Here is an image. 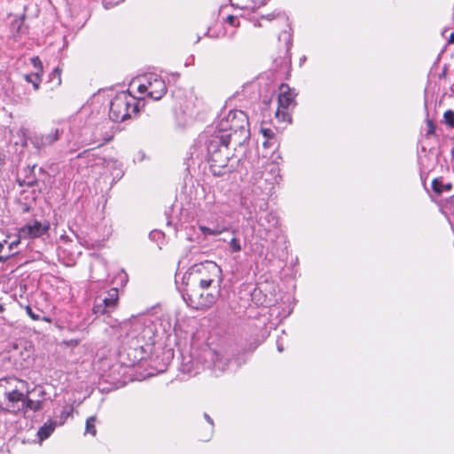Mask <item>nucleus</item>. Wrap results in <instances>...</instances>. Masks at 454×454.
I'll list each match as a JSON object with an SVG mask.
<instances>
[{"instance_id": "obj_1", "label": "nucleus", "mask_w": 454, "mask_h": 454, "mask_svg": "<svg viewBox=\"0 0 454 454\" xmlns=\"http://www.w3.org/2000/svg\"><path fill=\"white\" fill-rule=\"evenodd\" d=\"M223 281L221 267L212 261L193 264L184 276L186 286L200 287L201 290H207L210 287L219 290Z\"/></svg>"}, {"instance_id": "obj_2", "label": "nucleus", "mask_w": 454, "mask_h": 454, "mask_svg": "<svg viewBox=\"0 0 454 454\" xmlns=\"http://www.w3.org/2000/svg\"><path fill=\"white\" fill-rule=\"evenodd\" d=\"M220 141L223 144L233 140L235 145H240L249 137V123L247 114L241 110H231L220 120L217 125Z\"/></svg>"}, {"instance_id": "obj_3", "label": "nucleus", "mask_w": 454, "mask_h": 454, "mask_svg": "<svg viewBox=\"0 0 454 454\" xmlns=\"http://www.w3.org/2000/svg\"><path fill=\"white\" fill-rule=\"evenodd\" d=\"M137 111L136 98L130 94L121 92L111 101L109 117L115 122H121Z\"/></svg>"}, {"instance_id": "obj_4", "label": "nucleus", "mask_w": 454, "mask_h": 454, "mask_svg": "<svg viewBox=\"0 0 454 454\" xmlns=\"http://www.w3.org/2000/svg\"><path fill=\"white\" fill-rule=\"evenodd\" d=\"M200 287L186 286L184 298L187 304L195 309H205L215 303L217 295L213 293H204Z\"/></svg>"}, {"instance_id": "obj_5", "label": "nucleus", "mask_w": 454, "mask_h": 454, "mask_svg": "<svg viewBox=\"0 0 454 454\" xmlns=\"http://www.w3.org/2000/svg\"><path fill=\"white\" fill-rule=\"evenodd\" d=\"M118 327L121 331H125L126 335H129V330L134 328V332L141 330L137 335H135L139 342L143 345H152L153 344V329L151 325H146L145 322L141 321L137 317H132L130 319L125 320L121 323H119Z\"/></svg>"}, {"instance_id": "obj_6", "label": "nucleus", "mask_w": 454, "mask_h": 454, "mask_svg": "<svg viewBox=\"0 0 454 454\" xmlns=\"http://www.w3.org/2000/svg\"><path fill=\"white\" fill-rule=\"evenodd\" d=\"M223 144V141H221V147L218 149H215L214 151H211V148H209V165L210 169L212 173L215 176H221L224 173V169L228 168V163L230 160V153L228 151V145Z\"/></svg>"}, {"instance_id": "obj_7", "label": "nucleus", "mask_w": 454, "mask_h": 454, "mask_svg": "<svg viewBox=\"0 0 454 454\" xmlns=\"http://www.w3.org/2000/svg\"><path fill=\"white\" fill-rule=\"evenodd\" d=\"M137 90L141 94L146 92L151 98L159 100L166 94L167 87L161 78L157 74H151L147 76L145 83L137 86Z\"/></svg>"}, {"instance_id": "obj_8", "label": "nucleus", "mask_w": 454, "mask_h": 454, "mask_svg": "<svg viewBox=\"0 0 454 454\" xmlns=\"http://www.w3.org/2000/svg\"><path fill=\"white\" fill-rule=\"evenodd\" d=\"M279 90L278 107L276 111V117L285 121L289 117L286 110L294 104L295 95L286 84H281Z\"/></svg>"}, {"instance_id": "obj_9", "label": "nucleus", "mask_w": 454, "mask_h": 454, "mask_svg": "<svg viewBox=\"0 0 454 454\" xmlns=\"http://www.w3.org/2000/svg\"><path fill=\"white\" fill-rule=\"evenodd\" d=\"M50 229L48 221H33L19 230V237L23 239L38 238L45 234Z\"/></svg>"}, {"instance_id": "obj_10", "label": "nucleus", "mask_w": 454, "mask_h": 454, "mask_svg": "<svg viewBox=\"0 0 454 454\" xmlns=\"http://www.w3.org/2000/svg\"><path fill=\"white\" fill-rule=\"evenodd\" d=\"M9 238L0 237V262H5L13 255L16 253L14 248L20 244V237L12 240H9Z\"/></svg>"}, {"instance_id": "obj_11", "label": "nucleus", "mask_w": 454, "mask_h": 454, "mask_svg": "<svg viewBox=\"0 0 454 454\" xmlns=\"http://www.w3.org/2000/svg\"><path fill=\"white\" fill-rule=\"evenodd\" d=\"M25 395L17 387L14 389L5 391L4 396L8 401V409L14 411L17 408L19 410L20 406L18 404L19 403H21V405L23 404Z\"/></svg>"}, {"instance_id": "obj_12", "label": "nucleus", "mask_w": 454, "mask_h": 454, "mask_svg": "<svg viewBox=\"0 0 454 454\" xmlns=\"http://www.w3.org/2000/svg\"><path fill=\"white\" fill-rule=\"evenodd\" d=\"M208 355L213 363V368L215 371L223 372L227 370L230 363V359L228 357L215 350H211Z\"/></svg>"}, {"instance_id": "obj_13", "label": "nucleus", "mask_w": 454, "mask_h": 454, "mask_svg": "<svg viewBox=\"0 0 454 454\" xmlns=\"http://www.w3.org/2000/svg\"><path fill=\"white\" fill-rule=\"evenodd\" d=\"M59 139V130H51L49 134L42 135L41 137H35L33 143L37 147H44L53 144Z\"/></svg>"}, {"instance_id": "obj_14", "label": "nucleus", "mask_w": 454, "mask_h": 454, "mask_svg": "<svg viewBox=\"0 0 454 454\" xmlns=\"http://www.w3.org/2000/svg\"><path fill=\"white\" fill-rule=\"evenodd\" d=\"M258 224L262 227L266 231H270L278 224V219L271 213H266L262 217L258 219Z\"/></svg>"}, {"instance_id": "obj_15", "label": "nucleus", "mask_w": 454, "mask_h": 454, "mask_svg": "<svg viewBox=\"0 0 454 454\" xmlns=\"http://www.w3.org/2000/svg\"><path fill=\"white\" fill-rule=\"evenodd\" d=\"M119 300V293L117 288H111L107 295L101 301L105 303L111 310L114 309Z\"/></svg>"}, {"instance_id": "obj_16", "label": "nucleus", "mask_w": 454, "mask_h": 454, "mask_svg": "<svg viewBox=\"0 0 454 454\" xmlns=\"http://www.w3.org/2000/svg\"><path fill=\"white\" fill-rule=\"evenodd\" d=\"M432 189L435 193L440 195L443 192H450L452 189V184L450 183L443 184L441 179L434 178L432 182Z\"/></svg>"}, {"instance_id": "obj_17", "label": "nucleus", "mask_w": 454, "mask_h": 454, "mask_svg": "<svg viewBox=\"0 0 454 454\" xmlns=\"http://www.w3.org/2000/svg\"><path fill=\"white\" fill-rule=\"evenodd\" d=\"M21 409L24 411L30 410L33 411H37L43 409V402L34 401L28 398L27 395H26Z\"/></svg>"}, {"instance_id": "obj_18", "label": "nucleus", "mask_w": 454, "mask_h": 454, "mask_svg": "<svg viewBox=\"0 0 454 454\" xmlns=\"http://www.w3.org/2000/svg\"><path fill=\"white\" fill-rule=\"evenodd\" d=\"M55 424L52 422L46 423L43 427H41L37 432V434L41 441L48 438L51 433L54 431Z\"/></svg>"}, {"instance_id": "obj_19", "label": "nucleus", "mask_w": 454, "mask_h": 454, "mask_svg": "<svg viewBox=\"0 0 454 454\" xmlns=\"http://www.w3.org/2000/svg\"><path fill=\"white\" fill-rule=\"evenodd\" d=\"M33 171H34L33 168H27L24 169V172L29 173V175H26L22 180H20V185H27V186L31 187L36 184V178L32 174ZM19 179H20V177H19Z\"/></svg>"}, {"instance_id": "obj_20", "label": "nucleus", "mask_w": 454, "mask_h": 454, "mask_svg": "<svg viewBox=\"0 0 454 454\" xmlns=\"http://www.w3.org/2000/svg\"><path fill=\"white\" fill-rule=\"evenodd\" d=\"M11 29L14 35L24 33V20L23 18H16L12 21Z\"/></svg>"}, {"instance_id": "obj_21", "label": "nucleus", "mask_w": 454, "mask_h": 454, "mask_svg": "<svg viewBox=\"0 0 454 454\" xmlns=\"http://www.w3.org/2000/svg\"><path fill=\"white\" fill-rule=\"evenodd\" d=\"M280 15L279 12L274 11L270 13L260 16L254 22V26L262 27V20L272 21Z\"/></svg>"}, {"instance_id": "obj_22", "label": "nucleus", "mask_w": 454, "mask_h": 454, "mask_svg": "<svg viewBox=\"0 0 454 454\" xmlns=\"http://www.w3.org/2000/svg\"><path fill=\"white\" fill-rule=\"evenodd\" d=\"M42 75L36 74H25L24 79L26 82L32 83L34 89L35 90H39Z\"/></svg>"}, {"instance_id": "obj_23", "label": "nucleus", "mask_w": 454, "mask_h": 454, "mask_svg": "<svg viewBox=\"0 0 454 454\" xmlns=\"http://www.w3.org/2000/svg\"><path fill=\"white\" fill-rule=\"evenodd\" d=\"M95 424H96V416H91V417L88 418L86 420L85 433L90 434L91 435L95 436L97 434Z\"/></svg>"}, {"instance_id": "obj_24", "label": "nucleus", "mask_w": 454, "mask_h": 454, "mask_svg": "<svg viewBox=\"0 0 454 454\" xmlns=\"http://www.w3.org/2000/svg\"><path fill=\"white\" fill-rule=\"evenodd\" d=\"M112 311L103 301L100 300L99 301H97L93 306V312L95 314H106Z\"/></svg>"}, {"instance_id": "obj_25", "label": "nucleus", "mask_w": 454, "mask_h": 454, "mask_svg": "<svg viewBox=\"0 0 454 454\" xmlns=\"http://www.w3.org/2000/svg\"><path fill=\"white\" fill-rule=\"evenodd\" d=\"M30 61H31L33 67L35 68V72L33 74L43 75V63H42L41 59L38 57H33L30 59Z\"/></svg>"}, {"instance_id": "obj_26", "label": "nucleus", "mask_w": 454, "mask_h": 454, "mask_svg": "<svg viewBox=\"0 0 454 454\" xmlns=\"http://www.w3.org/2000/svg\"><path fill=\"white\" fill-rule=\"evenodd\" d=\"M61 70L59 67L54 68V70L50 74V79L51 82H54L56 86H59L61 84Z\"/></svg>"}, {"instance_id": "obj_27", "label": "nucleus", "mask_w": 454, "mask_h": 454, "mask_svg": "<svg viewBox=\"0 0 454 454\" xmlns=\"http://www.w3.org/2000/svg\"><path fill=\"white\" fill-rule=\"evenodd\" d=\"M199 229L205 236H207V235L215 236V235H219L222 232V231L218 228L210 229L204 225H199Z\"/></svg>"}, {"instance_id": "obj_28", "label": "nucleus", "mask_w": 454, "mask_h": 454, "mask_svg": "<svg viewBox=\"0 0 454 454\" xmlns=\"http://www.w3.org/2000/svg\"><path fill=\"white\" fill-rule=\"evenodd\" d=\"M445 123L454 128V112L452 110H447L443 114Z\"/></svg>"}, {"instance_id": "obj_29", "label": "nucleus", "mask_w": 454, "mask_h": 454, "mask_svg": "<svg viewBox=\"0 0 454 454\" xmlns=\"http://www.w3.org/2000/svg\"><path fill=\"white\" fill-rule=\"evenodd\" d=\"M27 314L35 321H38L41 319L47 320L44 317H42L40 314L35 313L30 306H26L25 308Z\"/></svg>"}, {"instance_id": "obj_30", "label": "nucleus", "mask_w": 454, "mask_h": 454, "mask_svg": "<svg viewBox=\"0 0 454 454\" xmlns=\"http://www.w3.org/2000/svg\"><path fill=\"white\" fill-rule=\"evenodd\" d=\"M278 39L279 40L283 39L286 42V51H289L290 46H291V35L288 32H286V31H283L279 35Z\"/></svg>"}, {"instance_id": "obj_31", "label": "nucleus", "mask_w": 454, "mask_h": 454, "mask_svg": "<svg viewBox=\"0 0 454 454\" xmlns=\"http://www.w3.org/2000/svg\"><path fill=\"white\" fill-rule=\"evenodd\" d=\"M230 247L232 252H239L242 248L239 240L236 238H232L230 241Z\"/></svg>"}, {"instance_id": "obj_32", "label": "nucleus", "mask_w": 454, "mask_h": 454, "mask_svg": "<svg viewBox=\"0 0 454 454\" xmlns=\"http://www.w3.org/2000/svg\"><path fill=\"white\" fill-rule=\"evenodd\" d=\"M204 418L206 419V420H207V421L209 423V425L211 426V431H210L209 435H208V436H207V437L202 438V440H203V441H207V440L209 438V436L211 435V434H212V429H213V427H214V422H213V419L210 418V416H209V415H207V413H205V414H204Z\"/></svg>"}, {"instance_id": "obj_33", "label": "nucleus", "mask_w": 454, "mask_h": 454, "mask_svg": "<svg viewBox=\"0 0 454 454\" xmlns=\"http://www.w3.org/2000/svg\"><path fill=\"white\" fill-rule=\"evenodd\" d=\"M427 134H434V130H435L434 122L431 120H427Z\"/></svg>"}, {"instance_id": "obj_34", "label": "nucleus", "mask_w": 454, "mask_h": 454, "mask_svg": "<svg viewBox=\"0 0 454 454\" xmlns=\"http://www.w3.org/2000/svg\"><path fill=\"white\" fill-rule=\"evenodd\" d=\"M235 17L232 15L228 16L227 20L231 25H234L235 22Z\"/></svg>"}, {"instance_id": "obj_35", "label": "nucleus", "mask_w": 454, "mask_h": 454, "mask_svg": "<svg viewBox=\"0 0 454 454\" xmlns=\"http://www.w3.org/2000/svg\"><path fill=\"white\" fill-rule=\"evenodd\" d=\"M264 137H270V133H272L270 129H262Z\"/></svg>"}, {"instance_id": "obj_36", "label": "nucleus", "mask_w": 454, "mask_h": 454, "mask_svg": "<svg viewBox=\"0 0 454 454\" xmlns=\"http://www.w3.org/2000/svg\"><path fill=\"white\" fill-rule=\"evenodd\" d=\"M449 43L454 44V32L450 34Z\"/></svg>"}, {"instance_id": "obj_37", "label": "nucleus", "mask_w": 454, "mask_h": 454, "mask_svg": "<svg viewBox=\"0 0 454 454\" xmlns=\"http://www.w3.org/2000/svg\"><path fill=\"white\" fill-rule=\"evenodd\" d=\"M15 381L19 382L20 384L21 385H26V382L22 381V380H14Z\"/></svg>"}, {"instance_id": "obj_38", "label": "nucleus", "mask_w": 454, "mask_h": 454, "mask_svg": "<svg viewBox=\"0 0 454 454\" xmlns=\"http://www.w3.org/2000/svg\"><path fill=\"white\" fill-rule=\"evenodd\" d=\"M451 155L454 158V147L451 149Z\"/></svg>"}, {"instance_id": "obj_39", "label": "nucleus", "mask_w": 454, "mask_h": 454, "mask_svg": "<svg viewBox=\"0 0 454 454\" xmlns=\"http://www.w3.org/2000/svg\"><path fill=\"white\" fill-rule=\"evenodd\" d=\"M278 350L281 352L283 350L282 347H278Z\"/></svg>"}, {"instance_id": "obj_40", "label": "nucleus", "mask_w": 454, "mask_h": 454, "mask_svg": "<svg viewBox=\"0 0 454 454\" xmlns=\"http://www.w3.org/2000/svg\"><path fill=\"white\" fill-rule=\"evenodd\" d=\"M1 311H3V307H2V306H0V312H1Z\"/></svg>"}]
</instances>
